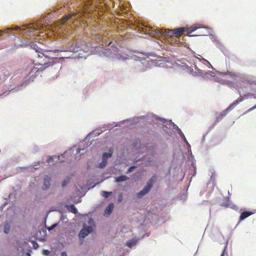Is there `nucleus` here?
I'll list each match as a JSON object with an SVG mask.
<instances>
[{"label": "nucleus", "instance_id": "nucleus-1", "mask_svg": "<svg viewBox=\"0 0 256 256\" xmlns=\"http://www.w3.org/2000/svg\"><path fill=\"white\" fill-rule=\"evenodd\" d=\"M58 60V58L49 57L44 53L38 54L36 59L34 61L35 66L32 69L30 74L33 76L32 74L34 73V74L38 75V72L50 66H52V68L54 66V68L58 70L61 68V64L57 62Z\"/></svg>", "mask_w": 256, "mask_h": 256}, {"label": "nucleus", "instance_id": "nucleus-2", "mask_svg": "<svg viewBox=\"0 0 256 256\" xmlns=\"http://www.w3.org/2000/svg\"><path fill=\"white\" fill-rule=\"evenodd\" d=\"M148 30H146V32L152 36H160L164 35L165 36L170 38L174 36V30H166L163 32L162 30L158 29L156 30L150 26L148 27Z\"/></svg>", "mask_w": 256, "mask_h": 256}, {"label": "nucleus", "instance_id": "nucleus-3", "mask_svg": "<svg viewBox=\"0 0 256 256\" xmlns=\"http://www.w3.org/2000/svg\"><path fill=\"white\" fill-rule=\"evenodd\" d=\"M244 100V98L236 100L234 102L231 104L226 110L221 112L216 118V122H218L221 120L224 116H225L228 112L233 109L238 104Z\"/></svg>", "mask_w": 256, "mask_h": 256}, {"label": "nucleus", "instance_id": "nucleus-4", "mask_svg": "<svg viewBox=\"0 0 256 256\" xmlns=\"http://www.w3.org/2000/svg\"><path fill=\"white\" fill-rule=\"evenodd\" d=\"M156 179V176L154 175L149 180L146 187L143 189V190L137 194V196L138 198H142L150 190L153 186V184L154 182Z\"/></svg>", "mask_w": 256, "mask_h": 256}, {"label": "nucleus", "instance_id": "nucleus-5", "mask_svg": "<svg viewBox=\"0 0 256 256\" xmlns=\"http://www.w3.org/2000/svg\"><path fill=\"white\" fill-rule=\"evenodd\" d=\"M147 61L144 59L142 61L141 60H135L132 65V68L136 70H138L140 72L146 70L144 64H146Z\"/></svg>", "mask_w": 256, "mask_h": 256}, {"label": "nucleus", "instance_id": "nucleus-6", "mask_svg": "<svg viewBox=\"0 0 256 256\" xmlns=\"http://www.w3.org/2000/svg\"><path fill=\"white\" fill-rule=\"evenodd\" d=\"M82 16V14L79 12H73L70 14L67 15L62 18L61 22L62 24H64L66 21L69 20L72 18H75L76 19L80 18Z\"/></svg>", "mask_w": 256, "mask_h": 256}, {"label": "nucleus", "instance_id": "nucleus-7", "mask_svg": "<svg viewBox=\"0 0 256 256\" xmlns=\"http://www.w3.org/2000/svg\"><path fill=\"white\" fill-rule=\"evenodd\" d=\"M92 232V226H84V228L80 231L79 233V237L80 238H84L90 233Z\"/></svg>", "mask_w": 256, "mask_h": 256}, {"label": "nucleus", "instance_id": "nucleus-8", "mask_svg": "<svg viewBox=\"0 0 256 256\" xmlns=\"http://www.w3.org/2000/svg\"><path fill=\"white\" fill-rule=\"evenodd\" d=\"M174 35L175 36H180L187 30V28H179L174 29Z\"/></svg>", "mask_w": 256, "mask_h": 256}, {"label": "nucleus", "instance_id": "nucleus-9", "mask_svg": "<svg viewBox=\"0 0 256 256\" xmlns=\"http://www.w3.org/2000/svg\"><path fill=\"white\" fill-rule=\"evenodd\" d=\"M252 214L253 212L250 211H244L242 212L240 216L239 221L241 222L245 218H247L248 217L252 215Z\"/></svg>", "mask_w": 256, "mask_h": 256}, {"label": "nucleus", "instance_id": "nucleus-10", "mask_svg": "<svg viewBox=\"0 0 256 256\" xmlns=\"http://www.w3.org/2000/svg\"><path fill=\"white\" fill-rule=\"evenodd\" d=\"M51 180V178L50 176H45L44 178V186L42 187V188L44 190L48 189L50 186V182Z\"/></svg>", "mask_w": 256, "mask_h": 256}, {"label": "nucleus", "instance_id": "nucleus-11", "mask_svg": "<svg viewBox=\"0 0 256 256\" xmlns=\"http://www.w3.org/2000/svg\"><path fill=\"white\" fill-rule=\"evenodd\" d=\"M114 204L113 203H110V204L108 206H106V210H105V214H110L113 210H114Z\"/></svg>", "mask_w": 256, "mask_h": 256}, {"label": "nucleus", "instance_id": "nucleus-12", "mask_svg": "<svg viewBox=\"0 0 256 256\" xmlns=\"http://www.w3.org/2000/svg\"><path fill=\"white\" fill-rule=\"evenodd\" d=\"M30 46L33 48L34 50H35L36 52L38 53V54H40L42 53H44L43 52V50L38 48L37 45L36 44H35L34 43V42H32L30 44Z\"/></svg>", "mask_w": 256, "mask_h": 256}, {"label": "nucleus", "instance_id": "nucleus-13", "mask_svg": "<svg viewBox=\"0 0 256 256\" xmlns=\"http://www.w3.org/2000/svg\"><path fill=\"white\" fill-rule=\"evenodd\" d=\"M126 59H127L126 58H125L120 54H116L114 56V57L113 58L114 60H120V61H125Z\"/></svg>", "mask_w": 256, "mask_h": 256}, {"label": "nucleus", "instance_id": "nucleus-14", "mask_svg": "<svg viewBox=\"0 0 256 256\" xmlns=\"http://www.w3.org/2000/svg\"><path fill=\"white\" fill-rule=\"evenodd\" d=\"M128 178L125 176V175H122V176H119L117 178H116V182H124V181H126V180H128Z\"/></svg>", "mask_w": 256, "mask_h": 256}, {"label": "nucleus", "instance_id": "nucleus-15", "mask_svg": "<svg viewBox=\"0 0 256 256\" xmlns=\"http://www.w3.org/2000/svg\"><path fill=\"white\" fill-rule=\"evenodd\" d=\"M68 209L73 214H76L78 210L74 204H70L68 206Z\"/></svg>", "mask_w": 256, "mask_h": 256}, {"label": "nucleus", "instance_id": "nucleus-16", "mask_svg": "<svg viewBox=\"0 0 256 256\" xmlns=\"http://www.w3.org/2000/svg\"><path fill=\"white\" fill-rule=\"evenodd\" d=\"M1 73L4 75L2 79L4 80L6 78L10 76L8 71L6 69H4L1 71Z\"/></svg>", "mask_w": 256, "mask_h": 256}, {"label": "nucleus", "instance_id": "nucleus-17", "mask_svg": "<svg viewBox=\"0 0 256 256\" xmlns=\"http://www.w3.org/2000/svg\"><path fill=\"white\" fill-rule=\"evenodd\" d=\"M112 156V154L110 153L104 152L102 156V159L107 160L108 158H110Z\"/></svg>", "mask_w": 256, "mask_h": 256}, {"label": "nucleus", "instance_id": "nucleus-18", "mask_svg": "<svg viewBox=\"0 0 256 256\" xmlns=\"http://www.w3.org/2000/svg\"><path fill=\"white\" fill-rule=\"evenodd\" d=\"M104 50L102 52V54L104 56H109L112 54L111 50L109 48L106 50Z\"/></svg>", "mask_w": 256, "mask_h": 256}, {"label": "nucleus", "instance_id": "nucleus-19", "mask_svg": "<svg viewBox=\"0 0 256 256\" xmlns=\"http://www.w3.org/2000/svg\"><path fill=\"white\" fill-rule=\"evenodd\" d=\"M107 160H104L102 159V162L99 164L98 168H104L107 164Z\"/></svg>", "mask_w": 256, "mask_h": 256}, {"label": "nucleus", "instance_id": "nucleus-20", "mask_svg": "<svg viewBox=\"0 0 256 256\" xmlns=\"http://www.w3.org/2000/svg\"><path fill=\"white\" fill-rule=\"evenodd\" d=\"M112 194V192H108L103 191L102 192V196L104 198H108Z\"/></svg>", "mask_w": 256, "mask_h": 256}, {"label": "nucleus", "instance_id": "nucleus-21", "mask_svg": "<svg viewBox=\"0 0 256 256\" xmlns=\"http://www.w3.org/2000/svg\"><path fill=\"white\" fill-rule=\"evenodd\" d=\"M10 226L8 224H6L4 226V232L7 234L10 232Z\"/></svg>", "mask_w": 256, "mask_h": 256}, {"label": "nucleus", "instance_id": "nucleus-22", "mask_svg": "<svg viewBox=\"0 0 256 256\" xmlns=\"http://www.w3.org/2000/svg\"><path fill=\"white\" fill-rule=\"evenodd\" d=\"M42 26L40 24L38 23L33 26V29L34 30H39L41 28Z\"/></svg>", "mask_w": 256, "mask_h": 256}, {"label": "nucleus", "instance_id": "nucleus-23", "mask_svg": "<svg viewBox=\"0 0 256 256\" xmlns=\"http://www.w3.org/2000/svg\"><path fill=\"white\" fill-rule=\"evenodd\" d=\"M198 28V27L194 26L190 27L189 28H187V30L186 31L188 32L189 33H191V32L196 30Z\"/></svg>", "mask_w": 256, "mask_h": 256}, {"label": "nucleus", "instance_id": "nucleus-24", "mask_svg": "<svg viewBox=\"0 0 256 256\" xmlns=\"http://www.w3.org/2000/svg\"><path fill=\"white\" fill-rule=\"evenodd\" d=\"M136 240H132V241H130V242H129L127 243L126 245L130 247V248H132V246H133L134 245L136 244Z\"/></svg>", "mask_w": 256, "mask_h": 256}, {"label": "nucleus", "instance_id": "nucleus-25", "mask_svg": "<svg viewBox=\"0 0 256 256\" xmlns=\"http://www.w3.org/2000/svg\"><path fill=\"white\" fill-rule=\"evenodd\" d=\"M224 75H229L230 76L234 78L236 76V74L234 73L227 72H226L222 73Z\"/></svg>", "mask_w": 256, "mask_h": 256}, {"label": "nucleus", "instance_id": "nucleus-26", "mask_svg": "<svg viewBox=\"0 0 256 256\" xmlns=\"http://www.w3.org/2000/svg\"><path fill=\"white\" fill-rule=\"evenodd\" d=\"M122 198H123V196H122V194H120L118 196V202L120 203L122 202Z\"/></svg>", "mask_w": 256, "mask_h": 256}, {"label": "nucleus", "instance_id": "nucleus-27", "mask_svg": "<svg viewBox=\"0 0 256 256\" xmlns=\"http://www.w3.org/2000/svg\"><path fill=\"white\" fill-rule=\"evenodd\" d=\"M53 158H54V157H52V156H48V158L47 160V162L48 163H50V162H52L53 161Z\"/></svg>", "mask_w": 256, "mask_h": 256}, {"label": "nucleus", "instance_id": "nucleus-28", "mask_svg": "<svg viewBox=\"0 0 256 256\" xmlns=\"http://www.w3.org/2000/svg\"><path fill=\"white\" fill-rule=\"evenodd\" d=\"M135 168H136V166H132L130 167L128 170V172H132L135 169Z\"/></svg>", "mask_w": 256, "mask_h": 256}, {"label": "nucleus", "instance_id": "nucleus-29", "mask_svg": "<svg viewBox=\"0 0 256 256\" xmlns=\"http://www.w3.org/2000/svg\"><path fill=\"white\" fill-rule=\"evenodd\" d=\"M68 182H69V180H64L62 184V187L66 186V184H68Z\"/></svg>", "mask_w": 256, "mask_h": 256}, {"label": "nucleus", "instance_id": "nucleus-30", "mask_svg": "<svg viewBox=\"0 0 256 256\" xmlns=\"http://www.w3.org/2000/svg\"><path fill=\"white\" fill-rule=\"evenodd\" d=\"M56 226V224H53L52 226H50V228H48V230L49 231L51 230H53Z\"/></svg>", "mask_w": 256, "mask_h": 256}, {"label": "nucleus", "instance_id": "nucleus-31", "mask_svg": "<svg viewBox=\"0 0 256 256\" xmlns=\"http://www.w3.org/2000/svg\"><path fill=\"white\" fill-rule=\"evenodd\" d=\"M43 254L44 255H48L50 254V252H49V250H44Z\"/></svg>", "mask_w": 256, "mask_h": 256}, {"label": "nucleus", "instance_id": "nucleus-32", "mask_svg": "<svg viewBox=\"0 0 256 256\" xmlns=\"http://www.w3.org/2000/svg\"><path fill=\"white\" fill-rule=\"evenodd\" d=\"M255 108H256V104L255 106H254L253 107H252V108H250L248 111L250 112V111H251Z\"/></svg>", "mask_w": 256, "mask_h": 256}, {"label": "nucleus", "instance_id": "nucleus-33", "mask_svg": "<svg viewBox=\"0 0 256 256\" xmlns=\"http://www.w3.org/2000/svg\"><path fill=\"white\" fill-rule=\"evenodd\" d=\"M60 256H67V254L66 252H63L60 254Z\"/></svg>", "mask_w": 256, "mask_h": 256}, {"label": "nucleus", "instance_id": "nucleus-34", "mask_svg": "<svg viewBox=\"0 0 256 256\" xmlns=\"http://www.w3.org/2000/svg\"><path fill=\"white\" fill-rule=\"evenodd\" d=\"M70 50L72 51V52H76V51H78V50H76V48H70Z\"/></svg>", "mask_w": 256, "mask_h": 256}, {"label": "nucleus", "instance_id": "nucleus-35", "mask_svg": "<svg viewBox=\"0 0 256 256\" xmlns=\"http://www.w3.org/2000/svg\"><path fill=\"white\" fill-rule=\"evenodd\" d=\"M50 52H60V50H50Z\"/></svg>", "mask_w": 256, "mask_h": 256}, {"label": "nucleus", "instance_id": "nucleus-36", "mask_svg": "<svg viewBox=\"0 0 256 256\" xmlns=\"http://www.w3.org/2000/svg\"><path fill=\"white\" fill-rule=\"evenodd\" d=\"M200 60H202L204 61H206L207 62H208L206 60H205L204 58H200Z\"/></svg>", "mask_w": 256, "mask_h": 256}, {"label": "nucleus", "instance_id": "nucleus-37", "mask_svg": "<svg viewBox=\"0 0 256 256\" xmlns=\"http://www.w3.org/2000/svg\"><path fill=\"white\" fill-rule=\"evenodd\" d=\"M204 34H197L196 36H204Z\"/></svg>", "mask_w": 256, "mask_h": 256}, {"label": "nucleus", "instance_id": "nucleus-38", "mask_svg": "<svg viewBox=\"0 0 256 256\" xmlns=\"http://www.w3.org/2000/svg\"><path fill=\"white\" fill-rule=\"evenodd\" d=\"M112 48H117L115 46H114L113 45H112Z\"/></svg>", "mask_w": 256, "mask_h": 256}, {"label": "nucleus", "instance_id": "nucleus-39", "mask_svg": "<svg viewBox=\"0 0 256 256\" xmlns=\"http://www.w3.org/2000/svg\"><path fill=\"white\" fill-rule=\"evenodd\" d=\"M224 251L223 253L221 254L220 256H224Z\"/></svg>", "mask_w": 256, "mask_h": 256}, {"label": "nucleus", "instance_id": "nucleus-40", "mask_svg": "<svg viewBox=\"0 0 256 256\" xmlns=\"http://www.w3.org/2000/svg\"><path fill=\"white\" fill-rule=\"evenodd\" d=\"M111 44H112V42H110L108 43V46H110Z\"/></svg>", "mask_w": 256, "mask_h": 256}, {"label": "nucleus", "instance_id": "nucleus-41", "mask_svg": "<svg viewBox=\"0 0 256 256\" xmlns=\"http://www.w3.org/2000/svg\"><path fill=\"white\" fill-rule=\"evenodd\" d=\"M2 32H3V31H2V30H1V31H0V36H2V34H1V33H2Z\"/></svg>", "mask_w": 256, "mask_h": 256}]
</instances>
